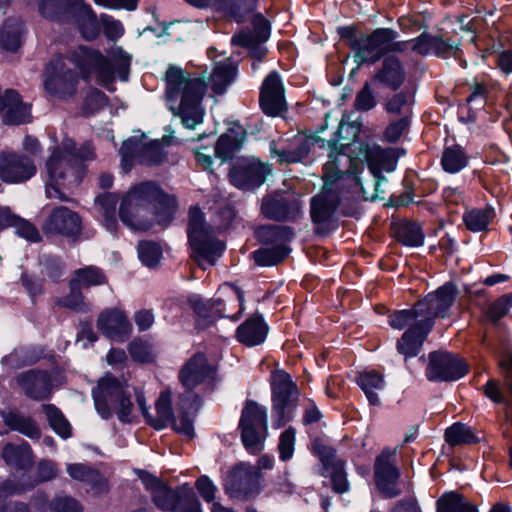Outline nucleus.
Masks as SVG:
<instances>
[{
    "mask_svg": "<svg viewBox=\"0 0 512 512\" xmlns=\"http://www.w3.org/2000/svg\"><path fill=\"white\" fill-rule=\"evenodd\" d=\"M224 491L229 497L247 500L256 490V467L247 462L235 464L223 482Z\"/></svg>",
    "mask_w": 512,
    "mask_h": 512,
    "instance_id": "a211bd4d",
    "label": "nucleus"
},
{
    "mask_svg": "<svg viewBox=\"0 0 512 512\" xmlns=\"http://www.w3.org/2000/svg\"><path fill=\"white\" fill-rule=\"evenodd\" d=\"M286 229L280 226H262L258 228V265H275L285 258L287 250L284 244Z\"/></svg>",
    "mask_w": 512,
    "mask_h": 512,
    "instance_id": "6ab92c4d",
    "label": "nucleus"
},
{
    "mask_svg": "<svg viewBox=\"0 0 512 512\" xmlns=\"http://www.w3.org/2000/svg\"><path fill=\"white\" fill-rule=\"evenodd\" d=\"M245 138L246 130L242 126L234 124L218 138L214 150L215 157L221 159L222 162L232 159L235 153L241 149Z\"/></svg>",
    "mask_w": 512,
    "mask_h": 512,
    "instance_id": "c85d7f7f",
    "label": "nucleus"
},
{
    "mask_svg": "<svg viewBox=\"0 0 512 512\" xmlns=\"http://www.w3.org/2000/svg\"><path fill=\"white\" fill-rule=\"evenodd\" d=\"M61 24H75L86 40L95 39L100 25L95 12L84 0H63Z\"/></svg>",
    "mask_w": 512,
    "mask_h": 512,
    "instance_id": "2eb2a0df",
    "label": "nucleus"
},
{
    "mask_svg": "<svg viewBox=\"0 0 512 512\" xmlns=\"http://www.w3.org/2000/svg\"><path fill=\"white\" fill-rule=\"evenodd\" d=\"M70 292L57 299L56 304L60 307L70 309L78 313H87L91 311V306L86 302V298L82 293V290L78 286L73 285L69 281Z\"/></svg>",
    "mask_w": 512,
    "mask_h": 512,
    "instance_id": "a18cd8bd",
    "label": "nucleus"
},
{
    "mask_svg": "<svg viewBox=\"0 0 512 512\" xmlns=\"http://www.w3.org/2000/svg\"><path fill=\"white\" fill-rule=\"evenodd\" d=\"M296 430L293 427L287 428L279 437L278 451L282 461H288L293 457L295 446Z\"/></svg>",
    "mask_w": 512,
    "mask_h": 512,
    "instance_id": "13d9d810",
    "label": "nucleus"
},
{
    "mask_svg": "<svg viewBox=\"0 0 512 512\" xmlns=\"http://www.w3.org/2000/svg\"><path fill=\"white\" fill-rule=\"evenodd\" d=\"M178 209V201L175 195L166 193L158 184V191L151 204L153 221L167 227L172 223Z\"/></svg>",
    "mask_w": 512,
    "mask_h": 512,
    "instance_id": "2f4dec72",
    "label": "nucleus"
},
{
    "mask_svg": "<svg viewBox=\"0 0 512 512\" xmlns=\"http://www.w3.org/2000/svg\"><path fill=\"white\" fill-rule=\"evenodd\" d=\"M9 227H14L16 233L31 242H39L42 237L38 229L29 221L12 215Z\"/></svg>",
    "mask_w": 512,
    "mask_h": 512,
    "instance_id": "6e6d98bb",
    "label": "nucleus"
},
{
    "mask_svg": "<svg viewBox=\"0 0 512 512\" xmlns=\"http://www.w3.org/2000/svg\"><path fill=\"white\" fill-rule=\"evenodd\" d=\"M158 191V183L144 181L132 186L123 196L119 217L128 227L136 231H147L154 222L151 204Z\"/></svg>",
    "mask_w": 512,
    "mask_h": 512,
    "instance_id": "39448f33",
    "label": "nucleus"
},
{
    "mask_svg": "<svg viewBox=\"0 0 512 512\" xmlns=\"http://www.w3.org/2000/svg\"><path fill=\"white\" fill-rule=\"evenodd\" d=\"M63 0H41L38 9L40 14L50 21L62 22Z\"/></svg>",
    "mask_w": 512,
    "mask_h": 512,
    "instance_id": "bf43d9fd",
    "label": "nucleus"
},
{
    "mask_svg": "<svg viewBox=\"0 0 512 512\" xmlns=\"http://www.w3.org/2000/svg\"><path fill=\"white\" fill-rule=\"evenodd\" d=\"M463 361L446 352H433L429 355L426 376L430 381H454L467 373Z\"/></svg>",
    "mask_w": 512,
    "mask_h": 512,
    "instance_id": "412c9836",
    "label": "nucleus"
},
{
    "mask_svg": "<svg viewBox=\"0 0 512 512\" xmlns=\"http://www.w3.org/2000/svg\"><path fill=\"white\" fill-rule=\"evenodd\" d=\"M393 37L390 28H378L369 35H356L350 43L354 60L358 64L375 63L387 54V47Z\"/></svg>",
    "mask_w": 512,
    "mask_h": 512,
    "instance_id": "9b49d317",
    "label": "nucleus"
},
{
    "mask_svg": "<svg viewBox=\"0 0 512 512\" xmlns=\"http://www.w3.org/2000/svg\"><path fill=\"white\" fill-rule=\"evenodd\" d=\"M511 307L512 294L503 295L489 306L488 316L493 322H496L504 317Z\"/></svg>",
    "mask_w": 512,
    "mask_h": 512,
    "instance_id": "69168bd1",
    "label": "nucleus"
},
{
    "mask_svg": "<svg viewBox=\"0 0 512 512\" xmlns=\"http://www.w3.org/2000/svg\"><path fill=\"white\" fill-rule=\"evenodd\" d=\"M58 475L57 464L49 459H41L37 463L36 468V478L35 480H30V482L35 483V486L42 482L51 481L56 478Z\"/></svg>",
    "mask_w": 512,
    "mask_h": 512,
    "instance_id": "e2e57ef3",
    "label": "nucleus"
},
{
    "mask_svg": "<svg viewBox=\"0 0 512 512\" xmlns=\"http://www.w3.org/2000/svg\"><path fill=\"white\" fill-rule=\"evenodd\" d=\"M157 416L152 418L150 416L149 424L156 429H162L166 427L173 420V411L171 405V392L166 390L161 392L156 405Z\"/></svg>",
    "mask_w": 512,
    "mask_h": 512,
    "instance_id": "c03bdc74",
    "label": "nucleus"
},
{
    "mask_svg": "<svg viewBox=\"0 0 512 512\" xmlns=\"http://www.w3.org/2000/svg\"><path fill=\"white\" fill-rule=\"evenodd\" d=\"M313 450L323 466L321 475L331 478L333 490L336 493L347 492L349 484L344 471V462L336 455L335 449L323 444L320 440H315Z\"/></svg>",
    "mask_w": 512,
    "mask_h": 512,
    "instance_id": "aec40b11",
    "label": "nucleus"
},
{
    "mask_svg": "<svg viewBox=\"0 0 512 512\" xmlns=\"http://www.w3.org/2000/svg\"><path fill=\"white\" fill-rule=\"evenodd\" d=\"M16 380L25 395L33 400H45L51 395V377L46 371L29 370L20 373Z\"/></svg>",
    "mask_w": 512,
    "mask_h": 512,
    "instance_id": "393cba45",
    "label": "nucleus"
},
{
    "mask_svg": "<svg viewBox=\"0 0 512 512\" xmlns=\"http://www.w3.org/2000/svg\"><path fill=\"white\" fill-rule=\"evenodd\" d=\"M391 230L394 238L402 245L418 247L424 242V233L420 225L408 219L393 221Z\"/></svg>",
    "mask_w": 512,
    "mask_h": 512,
    "instance_id": "c9c22d12",
    "label": "nucleus"
},
{
    "mask_svg": "<svg viewBox=\"0 0 512 512\" xmlns=\"http://www.w3.org/2000/svg\"><path fill=\"white\" fill-rule=\"evenodd\" d=\"M70 282L82 290L106 284L107 277L100 268L91 265L75 270Z\"/></svg>",
    "mask_w": 512,
    "mask_h": 512,
    "instance_id": "ea45409f",
    "label": "nucleus"
},
{
    "mask_svg": "<svg viewBox=\"0 0 512 512\" xmlns=\"http://www.w3.org/2000/svg\"><path fill=\"white\" fill-rule=\"evenodd\" d=\"M0 416L10 430L17 431L33 440H38L41 437V429L31 416L16 409L1 410Z\"/></svg>",
    "mask_w": 512,
    "mask_h": 512,
    "instance_id": "c756f323",
    "label": "nucleus"
},
{
    "mask_svg": "<svg viewBox=\"0 0 512 512\" xmlns=\"http://www.w3.org/2000/svg\"><path fill=\"white\" fill-rule=\"evenodd\" d=\"M4 462L18 470L29 469L34 461V454L31 446L23 441L21 444L6 443L1 452Z\"/></svg>",
    "mask_w": 512,
    "mask_h": 512,
    "instance_id": "f704fd0d",
    "label": "nucleus"
},
{
    "mask_svg": "<svg viewBox=\"0 0 512 512\" xmlns=\"http://www.w3.org/2000/svg\"><path fill=\"white\" fill-rule=\"evenodd\" d=\"M259 105L262 112L269 117L282 116L288 109L285 96L279 95L259 96Z\"/></svg>",
    "mask_w": 512,
    "mask_h": 512,
    "instance_id": "3c124183",
    "label": "nucleus"
},
{
    "mask_svg": "<svg viewBox=\"0 0 512 512\" xmlns=\"http://www.w3.org/2000/svg\"><path fill=\"white\" fill-rule=\"evenodd\" d=\"M344 191L322 188L321 192L311 199V219L316 224H324L331 220L337 207L343 200Z\"/></svg>",
    "mask_w": 512,
    "mask_h": 512,
    "instance_id": "a878e982",
    "label": "nucleus"
},
{
    "mask_svg": "<svg viewBox=\"0 0 512 512\" xmlns=\"http://www.w3.org/2000/svg\"><path fill=\"white\" fill-rule=\"evenodd\" d=\"M67 473L72 479L89 485L93 494L96 496L106 494L110 491L109 479L98 469L88 464H68Z\"/></svg>",
    "mask_w": 512,
    "mask_h": 512,
    "instance_id": "cd10ccee",
    "label": "nucleus"
},
{
    "mask_svg": "<svg viewBox=\"0 0 512 512\" xmlns=\"http://www.w3.org/2000/svg\"><path fill=\"white\" fill-rule=\"evenodd\" d=\"M342 160H345L346 163L349 162V159L344 153H340L335 150H332L329 153L328 161L323 166V188H330L338 191H344L346 187L352 188L353 190L360 189L365 200L374 199L375 194H371L370 196L367 195V192L359 179L342 170Z\"/></svg>",
    "mask_w": 512,
    "mask_h": 512,
    "instance_id": "4468645a",
    "label": "nucleus"
},
{
    "mask_svg": "<svg viewBox=\"0 0 512 512\" xmlns=\"http://www.w3.org/2000/svg\"><path fill=\"white\" fill-rule=\"evenodd\" d=\"M405 80V71L401 61L395 56H387L384 58L381 68L373 76V81L397 90Z\"/></svg>",
    "mask_w": 512,
    "mask_h": 512,
    "instance_id": "473e14b6",
    "label": "nucleus"
},
{
    "mask_svg": "<svg viewBox=\"0 0 512 512\" xmlns=\"http://www.w3.org/2000/svg\"><path fill=\"white\" fill-rule=\"evenodd\" d=\"M239 429L244 447L251 453H256V403L252 400L246 402L242 410Z\"/></svg>",
    "mask_w": 512,
    "mask_h": 512,
    "instance_id": "e433bc0d",
    "label": "nucleus"
},
{
    "mask_svg": "<svg viewBox=\"0 0 512 512\" xmlns=\"http://www.w3.org/2000/svg\"><path fill=\"white\" fill-rule=\"evenodd\" d=\"M206 91L204 80L192 77L184 70L170 66L166 71V98L169 109L181 118L182 124L193 129L203 121L202 99Z\"/></svg>",
    "mask_w": 512,
    "mask_h": 512,
    "instance_id": "f03ea898",
    "label": "nucleus"
},
{
    "mask_svg": "<svg viewBox=\"0 0 512 512\" xmlns=\"http://www.w3.org/2000/svg\"><path fill=\"white\" fill-rule=\"evenodd\" d=\"M79 79L74 70L68 68L61 58L53 59L47 68L46 91L60 99L73 97L77 91Z\"/></svg>",
    "mask_w": 512,
    "mask_h": 512,
    "instance_id": "dca6fc26",
    "label": "nucleus"
},
{
    "mask_svg": "<svg viewBox=\"0 0 512 512\" xmlns=\"http://www.w3.org/2000/svg\"><path fill=\"white\" fill-rule=\"evenodd\" d=\"M128 350L131 357L137 362L149 363L154 359L152 346L146 341L135 339L129 344Z\"/></svg>",
    "mask_w": 512,
    "mask_h": 512,
    "instance_id": "4d7b16f0",
    "label": "nucleus"
},
{
    "mask_svg": "<svg viewBox=\"0 0 512 512\" xmlns=\"http://www.w3.org/2000/svg\"><path fill=\"white\" fill-rule=\"evenodd\" d=\"M389 324L394 329L408 328L397 342V351L407 357H415L431 331L428 320L417 319L406 310L395 311L389 315Z\"/></svg>",
    "mask_w": 512,
    "mask_h": 512,
    "instance_id": "0eeeda50",
    "label": "nucleus"
},
{
    "mask_svg": "<svg viewBox=\"0 0 512 512\" xmlns=\"http://www.w3.org/2000/svg\"><path fill=\"white\" fill-rule=\"evenodd\" d=\"M111 56L115 61V67L107 57L88 46L77 47L70 52L69 58L79 68L84 80H89L94 73L99 84L109 91H114L112 85L115 80V72L118 73L121 80L126 81L129 75L131 56L121 47L113 48Z\"/></svg>",
    "mask_w": 512,
    "mask_h": 512,
    "instance_id": "7ed1b4c3",
    "label": "nucleus"
},
{
    "mask_svg": "<svg viewBox=\"0 0 512 512\" xmlns=\"http://www.w3.org/2000/svg\"><path fill=\"white\" fill-rule=\"evenodd\" d=\"M152 499L155 505L163 511L201 512L200 502L193 489L187 484L175 490L162 484L156 488Z\"/></svg>",
    "mask_w": 512,
    "mask_h": 512,
    "instance_id": "f8f14e48",
    "label": "nucleus"
},
{
    "mask_svg": "<svg viewBox=\"0 0 512 512\" xmlns=\"http://www.w3.org/2000/svg\"><path fill=\"white\" fill-rule=\"evenodd\" d=\"M52 512H83L79 502L70 496H57L51 502Z\"/></svg>",
    "mask_w": 512,
    "mask_h": 512,
    "instance_id": "774afa93",
    "label": "nucleus"
},
{
    "mask_svg": "<svg viewBox=\"0 0 512 512\" xmlns=\"http://www.w3.org/2000/svg\"><path fill=\"white\" fill-rule=\"evenodd\" d=\"M302 202L292 195L285 193H274L262 200L261 212L271 220L292 221L300 214Z\"/></svg>",
    "mask_w": 512,
    "mask_h": 512,
    "instance_id": "4be33fe9",
    "label": "nucleus"
},
{
    "mask_svg": "<svg viewBox=\"0 0 512 512\" xmlns=\"http://www.w3.org/2000/svg\"><path fill=\"white\" fill-rule=\"evenodd\" d=\"M229 179L239 189H254L256 186V159L253 156L238 158L229 171Z\"/></svg>",
    "mask_w": 512,
    "mask_h": 512,
    "instance_id": "7c9ffc66",
    "label": "nucleus"
},
{
    "mask_svg": "<svg viewBox=\"0 0 512 512\" xmlns=\"http://www.w3.org/2000/svg\"><path fill=\"white\" fill-rule=\"evenodd\" d=\"M235 74L236 66L229 59L216 63L209 79L213 92L219 95L223 94L227 86L234 80Z\"/></svg>",
    "mask_w": 512,
    "mask_h": 512,
    "instance_id": "58836bf2",
    "label": "nucleus"
},
{
    "mask_svg": "<svg viewBox=\"0 0 512 512\" xmlns=\"http://www.w3.org/2000/svg\"><path fill=\"white\" fill-rule=\"evenodd\" d=\"M36 173V165L26 155L2 153L0 155V179L7 183H21Z\"/></svg>",
    "mask_w": 512,
    "mask_h": 512,
    "instance_id": "5701e85b",
    "label": "nucleus"
},
{
    "mask_svg": "<svg viewBox=\"0 0 512 512\" xmlns=\"http://www.w3.org/2000/svg\"><path fill=\"white\" fill-rule=\"evenodd\" d=\"M413 103V95L408 92H399L390 98L385 104L388 113L403 114L407 116Z\"/></svg>",
    "mask_w": 512,
    "mask_h": 512,
    "instance_id": "5fc2aeb1",
    "label": "nucleus"
},
{
    "mask_svg": "<svg viewBox=\"0 0 512 512\" xmlns=\"http://www.w3.org/2000/svg\"><path fill=\"white\" fill-rule=\"evenodd\" d=\"M215 372V366L208 361L203 352L193 354L184 363L178 373V379L185 388V391L181 394L183 407H186V401L191 400L193 410L200 408V398L193 390L207 379L213 378Z\"/></svg>",
    "mask_w": 512,
    "mask_h": 512,
    "instance_id": "6e6552de",
    "label": "nucleus"
},
{
    "mask_svg": "<svg viewBox=\"0 0 512 512\" xmlns=\"http://www.w3.org/2000/svg\"><path fill=\"white\" fill-rule=\"evenodd\" d=\"M97 327L107 337L124 341L128 338L132 326L125 314L118 309H107L99 314Z\"/></svg>",
    "mask_w": 512,
    "mask_h": 512,
    "instance_id": "bb28decb",
    "label": "nucleus"
},
{
    "mask_svg": "<svg viewBox=\"0 0 512 512\" xmlns=\"http://www.w3.org/2000/svg\"><path fill=\"white\" fill-rule=\"evenodd\" d=\"M445 441L451 446H458L476 443L478 438L471 427L457 422L445 430Z\"/></svg>",
    "mask_w": 512,
    "mask_h": 512,
    "instance_id": "49530a36",
    "label": "nucleus"
},
{
    "mask_svg": "<svg viewBox=\"0 0 512 512\" xmlns=\"http://www.w3.org/2000/svg\"><path fill=\"white\" fill-rule=\"evenodd\" d=\"M244 301L242 291L236 286L225 283L219 287L215 297L211 300H204L199 296H191L188 300L194 312L206 323L203 327L211 324L215 318L230 317V309L219 308L222 302H228L230 305Z\"/></svg>",
    "mask_w": 512,
    "mask_h": 512,
    "instance_id": "1a4fd4ad",
    "label": "nucleus"
},
{
    "mask_svg": "<svg viewBox=\"0 0 512 512\" xmlns=\"http://www.w3.org/2000/svg\"><path fill=\"white\" fill-rule=\"evenodd\" d=\"M165 143L169 144L167 137L143 145L139 153V163L146 166L175 165L178 158L174 155L170 156L169 152L164 149Z\"/></svg>",
    "mask_w": 512,
    "mask_h": 512,
    "instance_id": "72a5a7b5",
    "label": "nucleus"
},
{
    "mask_svg": "<svg viewBox=\"0 0 512 512\" xmlns=\"http://www.w3.org/2000/svg\"><path fill=\"white\" fill-rule=\"evenodd\" d=\"M310 151L309 144L306 140H303L296 149L294 150H281L276 149V143H270V152L272 155L278 157L279 162L296 163L304 159Z\"/></svg>",
    "mask_w": 512,
    "mask_h": 512,
    "instance_id": "603ef678",
    "label": "nucleus"
},
{
    "mask_svg": "<svg viewBox=\"0 0 512 512\" xmlns=\"http://www.w3.org/2000/svg\"><path fill=\"white\" fill-rule=\"evenodd\" d=\"M390 453L383 452L376 459L375 481L378 489L386 498H393L401 494L398 487L399 470L389 461Z\"/></svg>",
    "mask_w": 512,
    "mask_h": 512,
    "instance_id": "b1692460",
    "label": "nucleus"
},
{
    "mask_svg": "<svg viewBox=\"0 0 512 512\" xmlns=\"http://www.w3.org/2000/svg\"><path fill=\"white\" fill-rule=\"evenodd\" d=\"M377 104V100L373 94L371 86L366 82L361 90L356 94L354 107L356 110L366 112L372 110Z\"/></svg>",
    "mask_w": 512,
    "mask_h": 512,
    "instance_id": "680f3d73",
    "label": "nucleus"
},
{
    "mask_svg": "<svg viewBox=\"0 0 512 512\" xmlns=\"http://www.w3.org/2000/svg\"><path fill=\"white\" fill-rule=\"evenodd\" d=\"M237 339L246 346L256 345V317L254 315L238 327Z\"/></svg>",
    "mask_w": 512,
    "mask_h": 512,
    "instance_id": "0e129e2a",
    "label": "nucleus"
},
{
    "mask_svg": "<svg viewBox=\"0 0 512 512\" xmlns=\"http://www.w3.org/2000/svg\"><path fill=\"white\" fill-rule=\"evenodd\" d=\"M23 21L17 18L7 19L0 31V44L4 50L15 52L22 44Z\"/></svg>",
    "mask_w": 512,
    "mask_h": 512,
    "instance_id": "4c0bfd02",
    "label": "nucleus"
},
{
    "mask_svg": "<svg viewBox=\"0 0 512 512\" xmlns=\"http://www.w3.org/2000/svg\"><path fill=\"white\" fill-rule=\"evenodd\" d=\"M188 239L192 248L191 257L203 270L206 265L213 266L225 248L224 242L215 236L214 228L206 224L198 207L189 210Z\"/></svg>",
    "mask_w": 512,
    "mask_h": 512,
    "instance_id": "423d86ee",
    "label": "nucleus"
},
{
    "mask_svg": "<svg viewBox=\"0 0 512 512\" xmlns=\"http://www.w3.org/2000/svg\"><path fill=\"white\" fill-rule=\"evenodd\" d=\"M437 512H477V509L461 494L448 492L437 500Z\"/></svg>",
    "mask_w": 512,
    "mask_h": 512,
    "instance_id": "37998d69",
    "label": "nucleus"
},
{
    "mask_svg": "<svg viewBox=\"0 0 512 512\" xmlns=\"http://www.w3.org/2000/svg\"><path fill=\"white\" fill-rule=\"evenodd\" d=\"M46 235H60L76 242L82 232V219L79 214L66 206L55 207L42 224Z\"/></svg>",
    "mask_w": 512,
    "mask_h": 512,
    "instance_id": "f3484780",
    "label": "nucleus"
},
{
    "mask_svg": "<svg viewBox=\"0 0 512 512\" xmlns=\"http://www.w3.org/2000/svg\"><path fill=\"white\" fill-rule=\"evenodd\" d=\"M266 95L285 96V90L281 78L275 71L271 72L262 83L260 96Z\"/></svg>",
    "mask_w": 512,
    "mask_h": 512,
    "instance_id": "338daca9",
    "label": "nucleus"
},
{
    "mask_svg": "<svg viewBox=\"0 0 512 512\" xmlns=\"http://www.w3.org/2000/svg\"><path fill=\"white\" fill-rule=\"evenodd\" d=\"M139 259L147 267L158 265L162 256L161 246L154 241H141L137 247Z\"/></svg>",
    "mask_w": 512,
    "mask_h": 512,
    "instance_id": "864d4df0",
    "label": "nucleus"
},
{
    "mask_svg": "<svg viewBox=\"0 0 512 512\" xmlns=\"http://www.w3.org/2000/svg\"><path fill=\"white\" fill-rule=\"evenodd\" d=\"M357 383L364 391L371 405H378L380 403L377 391L384 389V379L382 374L376 371H365L359 374Z\"/></svg>",
    "mask_w": 512,
    "mask_h": 512,
    "instance_id": "a19ab883",
    "label": "nucleus"
},
{
    "mask_svg": "<svg viewBox=\"0 0 512 512\" xmlns=\"http://www.w3.org/2000/svg\"><path fill=\"white\" fill-rule=\"evenodd\" d=\"M108 104V97L100 90L94 89L85 98L83 112L92 115L103 109Z\"/></svg>",
    "mask_w": 512,
    "mask_h": 512,
    "instance_id": "052dcab7",
    "label": "nucleus"
},
{
    "mask_svg": "<svg viewBox=\"0 0 512 512\" xmlns=\"http://www.w3.org/2000/svg\"><path fill=\"white\" fill-rule=\"evenodd\" d=\"M491 219V209H472L463 215V221L467 229L472 232L484 231Z\"/></svg>",
    "mask_w": 512,
    "mask_h": 512,
    "instance_id": "8fccbe9b",
    "label": "nucleus"
},
{
    "mask_svg": "<svg viewBox=\"0 0 512 512\" xmlns=\"http://www.w3.org/2000/svg\"><path fill=\"white\" fill-rule=\"evenodd\" d=\"M93 398L96 410L102 418L108 419L115 414L122 423H131L134 420V405L127 381L106 375L93 389Z\"/></svg>",
    "mask_w": 512,
    "mask_h": 512,
    "instance_id": "20e7f679",
    "label": "nucleus"
},
{
    "mask_svg": "<svg viewBox=\"0 0 512 512\" xmlns=\"http://www.w3.org/2000/svg\"><path fill=\"white\" fill-rule=\"evenodd\" d=\"M272 400L276 419L273 420V427L280 428L288 421L285 418V409L288 404L298 397L297 384L292 380L289 373L283 369H275L270 376Z\"/></svg>",
    "mask_w": 512,
    "mask_h": 512,
    "instance_id": "ddd939ff",
    "label": "nucleus"
},
{
    "mask_svg": "<svg viewBox=\"0 0 512 512\" xmlns=\"http://www.w3.org/2000/svg\"><path fill=\"white\" fill-rule=\"evenodd\" d=\"M93 158L94 150L89 143L77 147L73 139L64 138L46 161L47 197L68 201L61 188L77 187L86 173L85 162Z\"/></svg>",
    "mask_w": 512,
    "mask_h": 512,
    "instance_id": "f257e3e1",
    "label": "nucleus"
},
{
    "mask_svg": "<svg viewBox=\"0 0 512 512\" xmlns=\"http://www.w3.org/2000/svg\"><path fill=\"white\" fill-rule=\"evenodd\" d=\"M467 164L468 157L462 147L454 145L445 148L441 159V165L446 172L457 173L466 167Z\"/></svg>",
    "mask_w": 512,
    "mask_h": 512,
    "instance_id": "de8ad7c7",
    "label": "nucleus"
},
{
    "mask_svg": "<svg viewBox=\"0 0 512 512\" xmlns=\"http://www.w3.org/2000/svg\"><path fill=\"white\" fill-rule=\"evenodd\" d=\"M42 410L51 428L62 438L71 436V425L63 413L52 404L42 405Z\"/></svg>",
    "mask_w": 512,
    "mask_h": 512,
    "instance_id": "09e8293b",
    "label": "nucleus"
},
{
    "mask_svg": "<svg viewBox=\"0 0 512 512\" xmlns=\"http://www.w3.org/2000/svg\"><path fill=\"white\" fill-rule=\"evenodd\" d=\"M457 295L456 286L448 282L436 291L429 293L424 299L418 301L413 308L406 309V311L417 319L428 320L432 329L436 317L445 318L449 315Z\"/></svg>",
    "mask_w": 512,
    "mask_h": 512,
    "instance_id": "9d476101",
    "label": "nucleus"
},
{
    "mask_svg": "<svg viewBox=\"0 0 512 512\" xmlns=\"http://www.w3.org/2000/svg\"><path fill=\"white\" fill-rule=\"evenodd\" d=\"M182 402V395H180L178 402V409L180 410V413L177 418L173 416V420L170 423L176 432L192 439L194 437V428L191 416L196 414L199 409H192L191 400L186 401V407H183Z\"/></svg>",
    "mask_w": 512,
    "mask_h": 512,
    "instance_id": "79ce46f5",
    "label": "nucleus"
}]
</instances>
